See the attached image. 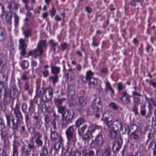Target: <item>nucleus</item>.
Returning a JSON list of instances; mask_svg holds the SVG:
<instances>
[{
  "mask_svg": "<svg viewBox=\"0 0 156 156\" xmlns=\"http://www.w3.org/2000/svg\"><path fill=\"white\" fill-rule=\"evenodd\" d=\"M31 33V31L29 30H25L23 32V34L25 36V39H27V40H24V41H28V38L30 36Z\"/></svg>",
  "mask_w": 156,
  "mask_h": 156,
  "instance_id": "obj_40",
  "label": "nucleus"
},
{
  "mask_svg": "<svg viewBox=\"0 0 156 156\" xmlns=\"http://www.w3.org/2000/svg\"><path fill=\"white\" fill-rule=\"evenodd\" d=\"M60 68L57 66H54L51 67V72L52 73L55 74V75H57L60 72Z\"/></svg>",
  "mask_w": 156,
  "mask_h": 156,
  "instance_id": "obj_31",
  "label": "nucleus"
},
{
  "mask_svg": "<svg viewBox=\"0 0 156 156\" xmlns=\"http://www.w3.org/2000/svg\"><path fill=\"white\" fill-rule=\"evenodd\" d=\"M94 152L93 151H91L88 153L84 154L83 156H94Z\"/></svg>",
  "mask_w": 156,
  "mask_h": 156,
  "instance_id": "obj_60",
  "label": "nucleus"
},
{
  "mask_svg": "<svg viewBox=\"0 0 156 156\" xmlns=\"http://www.w3.org/2000/svg\"><path fill=\"white\" fill-rule=\"evenodd\" d=\"M35 143L36 144L37 146L38 147H41L43 145V141L41 140L40 139L35 140Z\"/></svg>",
  "mask_w": 156,
  "mask_h": 156,
  "instance_id": "obj_55",
  "label": "nucleus"
},
{
  "mask_svg": "<svg viewBox=\"0 0 156 156\" xmlns=\"http://www.w3.org/2000/svg\"><path fill=\"white\" fill-rule=\"evenodd\" d=\"M66 76L69 80L72 81L74 79V73L72 69H71L68 70V73H66Z\"/></svg>",
  "mask_w": 156,
  "mask_h": 156,
  "instance_id": "obj_19",
  "label": "nucleus"
},
{
  "mask_svg": "<svg viewBox=\"0 0 156 156\" xmlns=\"http://www.w3.org/2000/svg\"><path fill=\"white\" fill-rule=\"evenodd\" d=\"M27 104L25 103H23L22 105V110L23 112L24 113H27Z\"/></svg>",
  "mask_w": 156,
  "mask_h": 156,
  "instance_id": "obj_53",
  "label": "nucleus"
},
{
  "mask_svg": "<svg viewBox=\"0 0 156 156\" xmlns=\"http://www.w3.org/2000/svg\"><path fill=\"white\" fill-rule=\"evenodd\" d=\"M93 137L91 132L90 130H88L83 136L82 140L84 143L87 144L88 143L90 139Z\"/></svg>",
  "mask_w": 156,
  "mask_h": 156,
  "instance_id": "obj_12",
  "label": "nucleus"
},
{
  "mask_svg": "<svg viewBox=\"0 0 156 156\" xmlns=\"http://www.w3.org/2000/svg\"><path fill=\"white\" fill-rule=\"evenodd\" d=\"M49 44L51 46V47L53 48L54 51H55L56 48H58V43L54 41L53 40L49 41Z\"/></svg>",
  "mask_w": 156,
  "mask_h": 156,
  "instance_id": "obj_41",
  "label": "nucleus"
},
{
  "mask_svg": "<svg viewBox=\"0 0 156 156\" xmlns=\"http://www.w3.org/2000/svg\"><path fill=\"white\" fill-rule=\"evenodd\" d=\"M130 103V100L129 97H126L124 101V103L126 104H128Z\"/></svg>",
  "mask_w": 156,
  "mask_h": 156,
  "instance_id": "obj_63",
  "label": "nucleus"
},
{
  "mask_svg": "<svg viewBox=\"0 0 156 156\" xmlns=\"http://www.w3.org/2000/svg\"><path fill=\"white\" fill-rule=\"evenodd\" d=\"M29 73V71H26L24 72L21 76V79L23 81H28L29 80L28 77Z\"/></svg>",
  "mask_w": 156,
  "mask_h": 156,
  "instance_id": "obj_27",
  "label": "nucleus"
},
{
  "mask_svg": "<svg viewBox=\"0 0 156 156\" xmlns=\"http://www.w3.org/2000/svg\"><path fill=\"white\" fill-rule=\"evenodd\" d=\"M109 106L110 108H112L114 110H116L118 109V107L115 103H112L109 104Z\"/></svg>",
  "mask_w": 156,
  "mask_h": 156,
  "instance_id": "obj_58",
  "label": "nucleus"
},
{
  "mask_svg": "<svg viewBox=\"0 0 156 156\" xmlns=\"http://www.w3.org/2000/svg\"><path fill=\"white\" fill-rule=\"evenodd\" d=\"M58 117H56L51 121V125L53 126L52 129L54 130L56 129V124L57 122H58Z\"/></svg>",
  "mask_w": 156,
  "mask_h": 156,
  "instance_id": "obj_36",
  "label": "nucleus"
},
{
  "mask_svg": "<svg viewBox=\"0 0 156 156\" xmlns=\"http://www.w3.org/2000/svg\"><path fill=\"white\" fill-rule=\"evenodd\" d=\"M122 123L121 122L115 120L112 122L110 128L118 131H120L122 129Z\"/></svg>",
  "mask_w": 156,
  "mask_h": 156,
  "instance_id": "obj_11",
  "label": "nucleus"
},
{
  "mask_svg": "<svg viewBox=\"0 0 156 156\" xmlns=\"http://www.w3.org/2000/svg\"><path fill=\"white\" fill-rule=\"evenodd\" d=\"M81 156V152L78 151L71 150L68 156Z\"/></svg>",
  "mask_w": 156,
  "mask_h": 156,
  "instance_id": "obj_32",
  "label": "nucleus"
},
{
  "mask_svg": "<svg viewBox=\"0 0 156 156\" xmlns=\"http://www.w3.org/2000/svg\"><path fill=\"white\" fill-rule=\"evenodd\" d=\"M35 58H36L38 56H41L43 54L44 51L43 48L39 47V46H37V49H35Z\"/></svg>",
  "mask_w": 156,
  "mask_h": 156,
  "instance_id": "obj_24",
  "label": "nucleus"
},
{
  "mask_svg": "<svg viewBox=\"0 0 156 156\" xmlns=\"http://www.w3.org/2000/svg\"><path fill=\"white\" fill-rule=\"evenodd\" d=\"M66 99L65 98L62 99L55 98L54 99V102L57 107L60 106L62 104V102L65 100Z\"/></svg>",
  "mask_w": 156,
  "mask_h": 156,
  "instance_id": "obj_28",
  "label": "nucleus"
},
{
  "mask_svg": "<svg viewBox=\"0 0 156 156\" xmlns=\"http://www.w3.org/2000/svg\"><path fill=\"white\" fill-rule=\"evenodd\" d=\"M133 100L135 105H137L141 103L140 99L138 98L134 97Z\"/></svg>",
  "mask_w": 156,
  "mask_h": 156,
  "instance_id": "obj_54",
  "label": "nucleus"
},
{
  "mask_svg": "<svg viewBox=\"0 0 156 156\" xmlns=\"http://www.w3.org/2000/svg\"><path fill=\"white\" fill-rule=\"evenodd\" d=\"M48 79L50 81H52L54 84L58 81V76L57 75H55L54 76H50L49 77Z\"/></svg>",
  "mask_w": 156,
  "mask_h": 156,
  "instance_id": "obj_43",
  "label": "nucleus"
},
{
  "mask_svg": "<svg viewBox=\"0 0 156 156\" xmlns=\"http://www.w3.org/2000/svg\"><path fill=\"white\" fill-rule=\"evenodd\" d=\"M74 115L73 112L71 113L69 110H67L65 111L63 114H62V118L72 122Z\"/></svg>",
  "mask_w": 156,
  "mask_h": 156,
  "instance_id": "obj_13",
  "label": "nucleus"
},
{
  "mask_svg": "<svg viewBox=\"0 0 156 156\" xmlns=\"http://www.w3.org/2000/svg\"><path fill=\"white\" fill-rule=\"evenodd\" d=\"M124 87L123 86L122 83H119L117 84V88L119 91L122 90L124 88Z\"/></svg>",
  "mask_w": 156,
  "mask_h": 156,
  "instance_id": "obj_61",
  "label": "nucleus"
},
{
  "mask_svg": "<svg viewBox=\"0 0 156 156\" xmlns=\"http://www.w3.org/2000/svg\"><path fill=\"white\" fill-rule=\"evenodd\" d=\"M78 101L79 102L78 105L80 107H84L86 105L87 100L84 97H80L78 99Z\"/></svg>",
  "mask_w": 156,
  "mask_h": 156,
  "instance_id": "obj_22",
  "label": "nucleus"
},
{
  "mask_svg": "<svg viewBox=\"0 0 156 156\" xmlns=\"http://www.w3.org/2000/svg\"><path fill=\"white\" fill-rule=\"evenodd\" d=\"M48 153L47 148L46 146H44L43 148V153L41 154V156H46Z\"/></svg>",
  "mask_w": 156,
  "mask_h": 156,
  "instance_id": "obj_50",
  "label": "nucleus"
},
{
  "mask_svg": "<svg viewBox=\"0 0 156 156\" xmlns=\"http://www.w3.org/2000/svg\"><path fill=\"white\" fill-rule=\"evenodd\" d=\"M13 110L15 115L21 112L19 109V106L17 103L16 104L15 108L13 109Z\"/></svg>",
  "mask_w": 156,
  "mask_h": 156,
  "instance_id": "obj_46",
  "label": "nucleus"
},
{
  "mask_svg": "<svg viewBox=\"0 0 156 156\" xmlns=\"http://www.w3.org/2000/svg\"><path fill=\"white\" fill-rule=\"evenodd\" d=\"M150 85L152 86L154 88H156V82L152 80H150L149 82Z\"/></svg>",
  "mask_w": 156,
  "mask_h": 156,
  "instance_id": "obj_64",
  "label": "nucleus"
},
{
  "mask_svg": "<svg viewBox=\"0 0 156 156\" xmlns=\"http://www.w3.org/2000/svg\"><path fill=\"white\" fill-rule=\"evenodd\" d=\"M95 140L96 144L98 146H101L103 145L104 139L101 133L96 136Z\"/></svg>",
  "mask_w": 156,
  "mask_h": 156,
  "instance_id": "obj_16",
  "label": "nucleus"
},
{
  "mask_svg": "<svg viewBox=\"0 0 156 156\" xmlns=\"http://www.w3.org/2000/svg\"><path fill=\"white\" fill-rule=\"evenodd\" d=\"M122 140L121 136H119L117 139L114 142L112 149L114 152H116L118 151L121 147L122 144Z\"/></svg>",
  "mask_w": 156,
  "mask_h": 156,
  "instance_id": "obj_8",
  "label": "nucleus"
},
{
  "mask_svg": "<svg viewBox=\"0 0 156 156\" xmlns=\"http://www.w3.org/2000/svg\"><path fill=\"white\" fill-rule=\"evenodd\" d=\"M7 59L5 55H0V70L2 69L6 64ZM7 79V77L3 72H0V83H4Z\"/></svg>",
  "mask_w": 156,
  "mask_h": 156,
  "instance_id": "obj_4",
  "label": "nucleus"
},
{
  "mask_svg": "<svg viewBox=\"0 0 156 156\" xmlns=\"http://www.w3.org/2000/svg\"><path fill=\"white\" fill-rule=\"evenodd\" d=\"M29 66V62L28 61L24 60L21 63V66L22 69H24L28 67Z\"/></svg>",
  "mask_w": 156,
  "mask_h": 156,
  "instance_id": "obj_47",
  "label": "nucleus"
},
{
  "mask_svg": "<svg viewBox=\"0 0 156 156\" xmlns=\"http://www.w3.org/2000/svg\"><path fill=\"white\" fill-rule=\"evenodd\" d=\"M0 156H8L6 155L5 150L4 149L0 148Z\"/></svg>",
  "mask_w": 156,
  "mask_h": 156,
  "instance_id": "obj_59",
  "label": "nucleus"
},
{
  "mask_svg": "<svg viewBox=\"0 0 156 156\" xmlns=\"http://www.w3.org/2000/svg\"><path fill=\"white\" fill-rule=\"evenodd\" d=\"M5 128V124L4 120L2 119H0V131Z\"/></svg>",
  "mask_w": 156,
  "mask_h": 156,
  "instance_id": "obj_52",
  "label": "nucleus"
},
{
  "mask_svg": "<svg viewBox=\"0 0 156 156\" xmlns=\"http://www.w3.org/2000/svg\"><path fill=\"white\" fill-rule=\"evenodd\" d=\"M14 16L15 26L16 27H17L19 24V18L16 13H14Z\"/></svg>",
  "mask_w": 156,
  "mask_h": 156,
  "instance_id": "obj_49",
  "label": "nucleus"
},
{
  "mask_svg": "<svg viewBox=\"0 0 156 156\" xmlns=\"http://www.w3.org/2000/svg\"><path fill=\"white\" fill-rule=\"evenodd\" d=\"M13 134L14 137L16 138H17L20 136H24V135H23L20 131H19L18 130H14Z\"/></svg>",
  "mask_w": 156,
  "mask_h": 156,
  "instance_id": "obj_48",
  "label": "nucleus"
},
{
  "mask_svg": "<svg viewBox=\"0 0 156 156\" xmlns=\"http://www.w3.org/2000/svg\"><path fill=\"white\" fill-rule=\"evenodd\" d=\"M51 137L52 140L55 141L58 138V133L55 130H53L52 128L51 130Z\"/></svg>",
  "mask_w": 156,
  "mask_h": 156,
  "instance_id": "obj_23",
  "label": "nucleus"
},
{
  "mask_svg": "<svg viewBox=\"0 0 156 156\" xmlns=\"http://www.w3.org/2000/svg\"><path fill=\"white\" fill-rule=\"evenodd\" d=\"M85 122V119L83 118H80L76 121L75 126L76 127H79L80 125L84 123Z\"/></svg>",
  "mask_w": 156,
  "mask_h": 156,
  "instance_id": "obj_30",
  "label": "nucleus"
},
{
  "mask_svg": "<svg viewBox=\"0 0 156 156\" xmlns=\"http://www.w3.org/2000/svg\"><path fill=\"white\" fill-rule=\"evenodd\" d=\"M12 13L11 14H7L5 15V19L6 21L8 24H11L12 23Z\"/></svg>",
  "mask_w": 156,
  "mask_h": 156,
  "instance_id": "obj_37",
  "label": "nucleus"
},
{
  "mask_svg": "<svg viewBox=\"0 0 156 156\" xmlns=\"http://www.w3.org/2000/svg\"><path fill=\"white\" fill-rule=\"evenodd\" d=\"M38 99H39V98H38L37 95H36L34 99H31L30 101V107L28 108L29 112L30 111L33 112L35 111V106H34V102L36 104H38Z\"/></svg>",
  "mask_w": 156,
  "mask_h": 156,
  "instance_id": "obj_10",
  "label": "nucleus"
},
{
  "mask_svg": "<svg viewBox=\"0 0 156 156\" xmlns=\"http://www.w3.org/2000/svg\"><path fill=\"white\" fill-rule=\"evenodd\" d=\"M94 73L91 70L88 71L86 73V76H82L81 79L84 83H88V85L91 87H93L97 85L98 80L94 77Z\"/></svg>",
  "mask_w": 156,
  "mask_h": 156,
  "instance_id": "obj_2",
  "label": "nucleus"
},
{
  "mask_svg": "<svg viewBox=\"0 0 156 156\" xmlns=\"http://www.w3.org/2000/svg\"><path fill=\"white\" fill-rule=\"evenodd\" d=\"M10 95L14 99L18 97L19 92L16 86L15 85H12L11 87Z\"/></svg>",
  "mask_w": 156,
  "mask_h": 156,
  "instance_id": "obj_14",
  "label": "nucleus"
},
{
  "mask_svg": "<svg viewBox=\"0 0 156 156\" xmlns=\"http://www.w3.org/2000/svg\"><path fill=\"white\" fill-rule=\"evenodd\" d=\"M41 108L42 110L46 112H49L51 110V106L47 102L42 105Z\"/></svg>",
  "mask_w": 156,
  "mask_h": 156,
  "instance_id": "obj_21",
  "label": "nucleus"
},
{
  "mask_svg": "<svg viewBox=\"0 0 156 156\" xmlns=\"http://www.w3.org/2000/svg\"><path fill=\"white\" fill-rule=\"evenodd\" d=\"M8 6L9 9H14L15 10H17L19 7V5L13 1H10L8 2Z\"/></svg>",
  "mask_w": 156,
  "mask_h": 156,
  "instance_id": "obj_20",
  "label": "nucleus"
},
{
  "mask_svg": "<svg viewBox=\"0 0 156 156\" xmlns=\"http://www.w3.org/2000/svg\"><path fill=\"white\" fill-rule=\"evenodd\" d=\"M36 146L34 145L32 141L31 143L28 144V145H24L21 148L22 153L24 154L25 156H29L31 150L34 151L36 149Z\"/></svg>",
  "mask_w": 156,
  "mask_h": 156,
  "instance_id": "obj_5",
  "label": "nucleus"
},
{
  "mask_svg": "<svg viewBox=\"0 0 156 156\" xmlns=\"http://www.w3.org/2000/svg\"><path fill=\"white\" fill-rule=\"evenodd\" d=\"M87 127V126L86 125L81 127H78V133L80 136H81L83 134Z\"/></svg>",
  "mask_w": 156,
  "mask_h": 156,
  "instance_id": "obj_29",
  "label": "nucleus"
},
{
  "mask_svg": "<svg viewBox=\"0 0 156 156\" xmlns=\"http://www.w3.org/2000/svg\"><path fill=\"white\" fill-rule=\"evenodd\" d=\"M75 131L73 125L70 126L66 130V134L68 143L74 144L77 141Z\"/></svg>",
  "mask_w": 156,
  "mask_h": 156,
  "instance_id": "obj_3",
  "label": "nucleus"
},
{
  "mask_svg": "<svg viewBox=\"0 0 156 156\" xmlns=\"http://www.w3.org/2000/svg\"><path fill=\"white\" fill-rule=\"evenodd\" d=\"M71 122L62 118L61 123L62 128L63 129L65 128L67 126L69 123Z\"/></svg>",
  "mask_w": 156,
  "mask_h": 156,
  "instance_id": "obj_34",
  "label": "nucleus"
},
{
  "mask_svg": "<svg viewBox=\"0 0 156 156\" xmlns=\"http://www.w3.org/2000/svg\"><path fill=\"white\" fill-rule=\"evenodd\" d=\"M6 117L7 120V125L8 126H10L11 122L12 123V129L14 130H16L18 127V125L16 122H15V119L12 115H6Z\"/></svg>",
  "mask_w": 156,
  "mask_h": 156,
  "instance_id": "obj_7",
  "label": "nucleus"
},
{
  "mask_svg": "<svg viewBox=\"0 0 156 156\" xmlns=\"http://www.w3.org/2000/svg\"><path fill=\"white\" fill-rule=\"evenodd\" d=\"M6 32L4 28L0 26V41H3L5 38Z\"/></svg>",
  "mask_w": 156,
  "mask_h": 156,
  "instance_id": "obj_26",
  "label": "nucleus"
},
{
  "mask_svg": "<svg viewBox=\"0 0 156 156\" xmlns=\"http://www.w3.org/2000/svg\"><path fill=\"white\" fill-rule=\"evenodd\" d=\"M138 133L137 131H135L132 133L130 135V138L131 140H137L138 139Z\"/></svg>",
  "mask_w": 156,
  "mask_h": 156,
  "instance_id": "obj_39",
  "label": "nucleus"
},
{
  "mask_svg": "<svg viewBox=\"0 0 156 156\" xmlns=\"http://www.w3.org/2000/svg\"><path fill=\"white\" fill-rule=\"evenodd\" d=\"M42 123L41 120L39 119V120H36L35 122V126L37 129H40L41 128Z\"/></svg>",
  "mask_w": 156,
  "mask_h": 156,
  "instance_id": "obj_42",
  "label": "nucleus"
},
{
  "mask_svg": "<svg viewBox=\"0 0 156 156\" xmlns=\"http://www.w3.org/2000/svg\"><path fill=\"white\" fill-rule=\"evenodd\" d=\"M16 118V122L19 126V124L20 122H22L23 121V117L21 113H20L18 114L15 115Z\"/></svg>",
  "mask_w": 156,
  "mask_h": 156,
  "instance_id": "obj_33",
  "label": "nucleus"
},
{
  "mask_svg": "<svg viewBox=\"0 0 156 156\" xmlns=\"http://www.w3.org/2000/svg\"><path fill=\"white\" fill-rule=\"evenodd\" d=\"M102 119L108 127H111L112 122V119L109 117L108 113L105 112L103 114Z\"/></svg>",
  "mask_w": 156,
  "mask_h": 156,
  "instance_id": "obj_9",
  "label": "nucleus"
},
{
  "mask_svg": "<svg viewBox=\"0 0 156 156\" xmlns=\"http://www.w3.org/2000/svg\"><path fill=\"white\" fill-rule=\"evenodd\" d=\"M119 131L114 130L111 128L109 130V136L112 139H115L117 136Z\"/></svg>",
  "mask_w": 156,
  "mask_h": 156,
  "instance_id": "obj_25",
  "label": "nucleus"
},
{
  "mask_svg": "<svg viewBox=\"0 0 156 156\" xmlns=\"http://www.w3.org/2000/svg\"><path fill=\"white\" fill-rule=\"evenodd\" d=\"M42 73L43 76L44 77H46L49 76V73L48 70H45L42 71Z\"/></svg>",
  "mask_w": 156,
  "mask_h": 156,
  "instance_id": "obj_62",
  "label": "nucleus"
},
{
  "mask_svg": "<svg viewBox=\"0 0 156 156\" xmlns=\"http://www.w3.org/2000/svg\"><path fill=\"white\" fill-rule=\"evenodd\" d=\"M20 44V48L22 49L21 51V54L22 55H25L26 54V48L27 47V45L24 42V40L23 39H20L19 40Z\"/></svg>",
  "mask_w": 156,
  "mask_h": 156,
  "instance_id": "obj_15",
  "label": "nucleus"
},
{
  "mask_svg": "<svg viewBox=\"0 0 156 156\" xmlns=\"http://www.w3.org/2000/svg\"><path fill=\"white\" fill-rule=\"evenodd\" d=\"M47 45L46 40H45L40 41L38 43L37 46H39V47L42 48L43 47H46Z\"/></svg>",
  "mask_w": 156,
  "mask_h": 156,
  "instance_id": "obj_38",
  "label": "nucleus"
},
{
  "mask_svg": "<svg viewBox=\"0 0 156 156\" xmlns=\"http://www.w3.org/2000/svg\"><path fill=\"white\" fill-rule=\"evenodd\" d=\"M42 137V134L39 132L36 131L34 132L33 138L35 140L40 139Z\"/></svg>",
  "mask_w": 156,
  "mask_h": 156,
  "instance_id": "obj_44",
  "label": "nucleus"
},
{
  "mask_svg": "<svg viewBox=\"0 0 156 156\" xmlns=\"http://www.w3.org/2000/svg\"><path fill=\"white\" fill-rule=\"evenodd\" d=\"M68 95L73 99L75 95V87L73 85H71L68 87Z\"/></svg>",
  "mask_w": 156,
  "mask_h": 156,
  "instance_id": "obj_17",
  "label": "nucleus"
},
{
  "mask_svg": "<svg viewBox=\"0 0 156 156\" xmlns=\"http://www.w3.org/2000/svg\"><path fill=\"white\" fill-rule=\"evenodd\" d=\"M91 130L92 132H94L95 130H98L101 132L102 130V128L101 126H98L95 125H92L91 126Z\"/></svg>",
  "mask_w": 156,
  "mask_h": 156,
  "instance_id": "obj_35",
  "label": "nucleus"
},
{
  "mask_svg": "<svg viewBox=\"0 0 156 156\" xmlns=\"http://www.w3.org/2000/svg\"><path fill=\"white\" fill-rule=\"evenodd\" d=\"M0 134L2 139V140H5V137L7 136V133L5 131H3Z\"/></svg>",
  "mask_w": 156,
  "mask_h": 156,
  "instance_id": "obj_51",
  "label": "nucleus"
},
{
  "mask_svg": "<svg viewBox=\"0 0 156 156\" xmlns=\"http://www.w3.org/2000/svg\"><path fill=\"white\" fill-rule=\"evenodd\" d=\"M54 92L53 89L48 87L46 89L39 88L37 90L36 95L40 99L38 105L41 104L42 101L47 102L51 99Z\"/></svg>",
  "mask_w": 156,
  "mask_h": 156,
  "instance_id": "obj_1",
  "label": "nucleus"
},
{
  "mask_svg": "<svg viewBox=\"0 0 156 156\" xmlns=\"http://www.w3.org/2000/svg\"><path fill=\"white\" fill-rule=\"evenodd\" d=\"M18 146L17 145H13V153L12 156H18Z\"/></svg>",
  "mask_w": 156,
  "mask_h": 156,
  "instance_id": "obj_45",
  "label": "nucleus"
},
{
  "mask_svg": "<svg viewBox=\"0 0 156 156\" xmlns=\"http://www.w3.org/2000/svg\"><path fill=\"white\" fill-rule=\"evenodd\" d=\"M23 89L26 91H28V94L31 95L33 92V88L32 86H30L28 81H27L24 84Z\"/></svg>",
  "mask_w": 156,
  "mask_h": 156,
  "instance_id": "obj_18",
  "label": "nucleus"
},
{
  "mask_svg": "<svg viewBox=\"0 0 156 156\" xmlns=\"http://www.w3.org/2000/svg\"><path fill=\"white\" fill-rule=\"evenodd\" d=\"M58 108V112L62 114H63V112L66 109V108L65 107L59 106L57 107Z\"/></svg>",
  "mask_w": 156,
  "mask_h": 156,
  "instance_id": "obj_56",
  "label": "nucleus"
},
{
  "mask_svg": "<svg viewBox=\"0 0 156 156\" xmlns=\"http://www.w3.org/2000/svg\"><path fill=\"white\" fill-rule=\"evenodd\" d=\"M61 144L59 142H56L55 143L54 146L55 149L56 150H58L60 148Z\"/></svg>",
  "mask_w": 156,
  "mask_h": 156,
  "instance_id": "obj_57",
  "label": "nucleus"
},
{
  "mask_svg": "<svg viewBox=\"0 0 156 156\" xmlns=\"http://www.w3.org/2000/svg\"><path fill=\"white\" fill-rule=\"evenodd\" d=\"M91 107L95 112L101 111L103 107L101 100L98 97L95 98L92 103Z\"/></svg>",
  "mask_w": 156,
  "mask_h": 156,
  "instance_id": "obj_6",
  "label": "nucleus"
}]
</instances>
